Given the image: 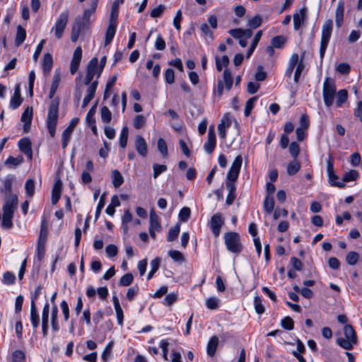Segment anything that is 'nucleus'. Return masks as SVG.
I'll return each instance as SVG.
<instances>
[{
  "mask_svg": "<svg viewBox=\"0 0 362 362\" xmlns=\"http://www.w3.org/2000/svg\"><path fill=\"white\" fill-rule=\"evenodd\" d=\"M242 163V156L239 155L235 158L226 175V186L228 191V194L226 200V203L228 206L231 205L236 198L235 182L240 173Z\"/></svg>",
  "mask_w": 362,
  "mask_h": 362,
  "instance_id": "obj_1",
  "label": "nucleus"
},
{
  "mask_svg": "<svg viewBox=\"0 0 362 362\" xmlns=\"http://www.w3.org/2000/svg\"><path fill=\"white\" fill-rule=\"evenodd\" d=\"M59 99H52L48 110L46 124L48 132L52 137H54L56 132L57 120L59 117Z\"/></svg>",
  "mask_w": 362,
  "mask_h": 362,
  "instance_id": "obj_2",
  "label": "nucleus"
},
{
  "mask_svg": "<svg viewBox=\"0 0 362 362\" xmlns=\"http://www.w3.org/2000/svg\"><path fill=\"white\" fill-rule=\"evenodd\" d=\"M336 92L335 81L332 78L327 77L322 86V97L326 107H329L333 105Z\"/></svg>",
  "mask_w": 362,
  "mask_h": 362,
  "instance_id": "obj_3",
  "label": "nucleus"
},
{
  "mask_svg": "<svg viewBox=\"0 0 362 362\" xmlns=\"http://www.w3.org/2000/svg\"><path fill=\"white\" fill-rule=\"evenodd\" d=\"M344 334L345 338L340 337L337 340L339 346L346 350L353 349L354 344L357 343V336L354 327L350 325L344 327Z\"/></svg>",
  "mask_w": 362,
  "mask_h": 362,
  "instance_id": "obj_4",
  "label": "nucleus"
},
{
  "mask_svg": "<svg viewBox=\"0 0 362 362\" xmlns=\"http://www.w3.org/2000/svg\"><path fill=\"white\" fill-rule=\"evenodd\" d=\"M333 30V21L327 20L322 27V35L320 47V56L322 59L325 56Z\"/></svg>",
  "mask_w": 362,
  "mask_h": 362,
  "instance_id": "obj_5",
  "label": "nucleus"
},
{
  "mask_svg": "<svg viewBox=\"0 0 362 362\" xmlns=\"http://www.w3.org/2000/svg\"><path fill=\"white\" fill-rule=\"evenodd\" d=\"M224 241L227 250L233 253H240L243 246L240 243V238L238 233L228 232L224 234Z\"/></svg>",
  "mask_w": 362,
  "mask_h": 362,
  "instance_id": "obj_6",
  "label": "nucleus"
},
{
  "mask_svg": "<svg viewBox=\"0 0 362 362\" xmlns=\"http://www.w3.org/2000/svg\"><path fill=\"white\" fill-rule=\"evenodd\" d=\"M69 18V11H65L60 13L59 18L57 19L54 28V35L57 39L62 38L63 33L66 26Z\"/></svg>",
  "mask_w": 362,
  "mask_h": 362,
  "instance_id": "obj_7",
  "label": "nucleus"
},
{
  "mask_svg": "<svg viewBox=\"0 0 362 362\" xmlns=\"http://www.w3.org/2000/svg\"><path fill=\"white\" fill-rule=\"evenodd\" d=\"M98 60L97 57H93L88 62L87 66L86 75L84 78V83L88 85L92 83L94 76L98 71Z\"/></svg>",
  "mask_w": 362,
  "mask_h": 362,
  "instance_id": "obj_8",
  "label": "nucleus"
},
{
  "mask_svg": "<svg viewBox=\"0 0 362 362\" xmlns=\"http://www.w3.org/2000/svg\"><path fill=\"white\" fill-rule=\"evenodd\" d=\"M78 121H79L78 118L76 117V118L72 119L71 120L69 124L68 125V127L64 130L62 135V146L63 148H66V146L69 144L71 135L72 134L73 131H74L75 127L76 126V124H78Z\"/></svg>",
  "mask_w": 362,
  "mask_h": 362,
  "instance_id": "obj_9",
  "label": "nucleus"
},
{
  "mask_svg": "<svg viewBox=\"0 0 362 362\" xmlns=\"http://www.w3.org/2000/svg\"><path fill=\"white\" fill-rule=\"evenodd\" d=\"M98 0H91L90 7L84 11L83 16L81 18V23L83 28H86L90 23V18L95 13Z\"/></svg>",
  "mask_w": 362,
  "mask_h": 362,
  "instance_id": "obj_10",
  "label": "nucleus"
},
{
  "mask_svg": "<svg viewBox=\"0 0 362 362\" xmlns=\"http://www.w3.org/2000/svg\"><path fill=\"white\" fill-rule=\"evenodd\" d=\"M5 203L3 205V211L14 214L18 207V197L16 194L5 196Z\"/></svg>",
  "mask_w": 362,
  "mask_h": 362,
  "instance_id": "obj_11",
  "label": "nucleus"
},
{
  "mask_svg": "<svg viewBox=\"0 0 362 362\" xmlns=\"http://www.w3.org/2000/svg\"><path fill=\"white\" fill-rule=\"evenodd\" d=\"M223 219L221 214H214L210 221V227L216 237H218L221 232V228L223 224Z\"/></svg>",
  "mask_w": 362,
  "mask_h": 362,
  "instance_id": "obj_12",
  "label": "nucleus"
},
{
  "mask_svg": "<svg viewBox=\"0 0 362 362\" xmlns=\"http://www.w3.org/2000/svg\"><path fill=\"white\" fill-rule=\"evenodd\" d=\"M307 8L303 7L298 13L293 14V28L298 30L301 25L307 21Z\"/></svg>",
  "mask_w": 362,
  "mask_h": 362,
  "instance_id": "obj_13",
  "label": "nucleus"
},
{
  "mask_svg": "<svg viewBox=\"0 0 362 362\" xmlns=\"http://www.w3.org/2000/svg\"><path fill=\"white\" fill-rule=\"evenodd\" d=\"M82 57V49L81 47H77L74 52L73 57L70 64V72L71 74H74L80 65Z\"/></svg>",
  "mask_w": 362,
  "mask_h": 362,
  "instance_id": "obj_14",
  "label": "nucleus"
},
{
  "mask_svg": "<svg viewBox=\"0 0 362 362\" xmlns=\"http://www.w3.org/2000/svg\"><path fill=\"white\" fill-rule=\"evenodd\" d=\"M216 145V134L212 128H210L208 133L207 141L204 145V148L208 154H211Z\"/></svg>",
  "mask_w": 362,
  "mask_h": 362,
  "instance_id": "obj_15",
  "label": "nucleus"
},
{
  "mask_svg": "<svg viewBox=\"0 0 362 362\" xmlns=\"http://www.w3.org/2000/svg\"><path fill=\"white\" fill-rule=\"evenodd\" d=\"M33 119V107H28L22 113L21 120L24 123L23 131L28 132L30 129Z\"/></svg>",
  "mask_w": 362,
  "mask_h": 362,
  "instance_id": "obj_16",
  "label": "nucleus"
},
{
  "mask_svg": "<svg viewBox=\"0 0 362 362\" xmlns=\"http://www.w3.org/2000/svg\"><path fill=\"white\" fill-rule=\"evenodd\" d=\"M19 149L31 160L33 158V150L31 141L28 138H23L18 141Z\"/></svg>",
  "mask_w": 362,
  "mask_h": 362,
  "instance_id": "obj_17",
  "label": "nucleus"
},
{
  "mask_svg": "<svg viewBox=\"0 0 362 362\" xmlns=\"http://www.w3.org/2000/svg\"><path fill=\"white\" fill-rule=\"evenodd\" d=\"M135 148L138 153L142 157H146L148 153L147 144L141 136H136L135 139Z\"/></svg>",
  "mask_w": 362,
  "mask_h": 362,
  "instance_id": "obj_18",
  "label": "nucleus"
},
{
  "mask_svg": "<svg viewBox=\"0 0 362 362\" xmlns=\"http://www.w3.org/2000/svg\"><path fill=\"white\" fill-rule=\"evenodd\" d=\"M30 321L34 329V332H36V329L38 327L40 324V316L33 298H32L30 304Z\"/></svg>",
  "mask_w": 362,
  "mask_h": 362,
  "instance_id": "obj_19",
  "label": "nucleus"
},
{
  "mask_svg": "<svg viewBox=\"0 0 362 362\" xmlns=\"http://www.w3.org/2000/svg\"><path fill=\"white\" fill-rule=\"evenodd\" d=\"M83 26L81 23V17L77 16L75 18L71 34V40L72 42H76L79 37L80 33L82 29H83Z\"/></svg>",
  "mask_w": 362,
  "mask_h": 362,
  "instance_id": "obj_20",
  "label": "nucleus"
},
{
  "mask_svg": "<svg viewBox=\"0 0 362 362\" xmlns=\"http://www.w3.org/2000/svg\"><path fill=\"white\" fill-rule=\"evenodd\" d=\"M23 99L21 96V90L19 85H16L14 89L13 95L10 101V107L12 109H17L22 103Z\"/></svg>",
  "mask_w": 362,
  "mask_h": 362,
  "instance_id": "obj_21",
  "label": "nucleus"
},
{
  "mask_svg": "<svg viewBox=\"0 0 362 362\" xmlns=\"http://www.w3.org/2000/svg\"><path fill=\"white\" fill-rule=\"evenodd\" d=\"M149 228L153 229L157 232L161 230V226L160 223V218L156 212L152 209L150 212Z\"/></svg>",
  "mask_w": 362,
  "mask_h": 362,
  "instance_id": "obj_22",
  "label": "nucleus"
},
{
  "mask_svg": "<svg viewBox=\"0 0 362 362\" xmlns=\"http://www.w3.org/2000/svg\"><path fill=\"white\" fill-rule=\"evenodd\" d=\"M117 23L109 22V25L105 35V46L108 45L112 40L117 28Z\"/></svg>",
  "mask_w": 362,
  "mask_h": 362,
  "instance_id": "obj_23",
  "label": "nucleus"
},
{
  "mask_svg": "<svg viewBox=\"0 0 362 362\" xmlns=\"http://www.w3.org/2000/svg\"><path fill=\"white\" fill-rule=\"evenodd\" d=\"M218 344V337L213 336L212 337H211L206 346L207 354L209 356H214L215 355Z\"/></svg>",
  "mask_w": 362,
  "mask_h": 362,
  "instance_id": "obj_24",
  "label": "nucleus"
},
{
  "mask_svg": "<svg viewBox=\"0 0 362 362\" xmlns=\"http://www.w3.org/2000/svg\"><path fill=\"white\" fill-rule=\"evenodd\" d=\"M124 0H115L110 13V22L117 23V17L119 14V6L120 4H123Z\"/></svg>",
  "mask_w": 362,
  "mask_h": 362,
  "instance_id": "obj_25",
  "label": "nucleus"
},
{
  "mask_svg": "<svg viewBox=\"0 0 362 362\" xmlns=\"http://www.w3.org/2000/svg\"><path fill=\"white\" fill-rule=\"evenodd\" d=\"M344 19V5L343 3L339 2L336 9L335 13V23L336 25L339 28L341 27Z\"/></svg>",
  "mask_w": 362,
  "mask_h": 362,
  "instance_id": "obj_26",
  "label": "nucleus"
},
{
  "mask_svg": "<svg viewBox=\"0 0 362 362\" xmlns=\"http://www.w3.org/2000/svg\"><path fill=\"white\" fill-rule=\"evenodd\" d=\"M262 36V30H259L255 35L254 38L252 39V44L250 47V48L248 49L247 52V54H246V57L247 58H249L251 54L253 53V52L255 51L256 47L257 46L261 37Z\"/></svg>",
  "mask_w": 362,
  "mask_h": 362,
  "instance_id": "obj_27",
  "label": "nucleus"
},
{
  "mask_svg": "<svg viewBox=\"0 0 362 362\" xmlns=\"http://www.w3.org/2000/svg\"><path fill=\"white\" fill-rule=\"evenodd\" d=\"M335 98L336 100V106L339 107H341L348 98V93L346 89H341L338 92H336Z\"/></svg>",
  "mask_w": 362,
  "mask_h": 362,
  "instance_id": "obj_28",
  "label": "nucleus"
},
{
  "mask_svg": "<svg viewBox=\"0 0 362 362\" xmlns=\"http://www.w3.org/2000/svg\"><path fill=\"white\" fill-rule=\"evenodd\" d=\"M13 214H13V213L3 211V218H2V223H1L3 228H5L6 229H9V228H12V226H13L12 219L13 218Z\"/></svg>",
  "mask_w": 362,
  "mask_h": 362,
  "instance_id": "obj_29",
  "label": "nucleus"
},
{
  "mask_svg": "<svg viewBox=\"0 0 362 362\" xmlns=\"http://www.w3.org/2000/svg\"><path fill=\"white\" fill-rule=\"evenodd\" d=\"M37 252V259L40 262L44 258L45 254V240L42 238V234H40L38 240Z\"/></svg>",
  "mask_w": 362,
  "mask_h": 362,
  "instance_id": "obj_30",
  "label": "nucleus"
},
{
  "mask_svg": "<svg viewBox=\"0 0 362 362\" xmlns=\"http://www.w3.org/2000/svg\"><path fill=\"white\" fill-rule=\"evenodd\" d=\"M58 308L54 306L51 313L52 329L54 332H57L59 329V325L57 320Z\"/></svg>",
  "mask_w": 362,
  "mask_h": 362,
  "instance_id": "obj_31",
  "label": "nucleus"
},
{
  "mask_svg": "<svg viewBox=\"0 0 362 362\" xmlns=\"http://www.w3.org/2000/svg\"><path fill=\"white\" fill-rule=\"evenodd\" d=\"M26 32L21 25L17 27V32L16 35L15 43L16 46H20L25 40Z\"/></svg>",
  "mask_w": 362,
  "mask_h": 362,
  "instance_id": "obj_32",
  "label": "nucleus"
},
{
  "mask_svg": "<svg viewBox=\"0 0 362 362\" xmlns=\"http://www.w3.org/2000/svg\"><path fill=\"white\" fill-rule=\"evenodd\" d=\"M180 230V223H177L175 226L171 227L168 233L167 240L169 242L174 241L178 236Z\"/></svg>",
  "mask_w": 362,
  "mask_h": 362,
  "instance_id": "obj_33",
  "label": "nucleus"
},
{
  "mask_svg": "<svg viewBox=\"0 0 362 362\" xmlns=\"http://www.w3.org/2000/svg\"><path fill=\"white\" fill-rule=\"evenodd\" d=\"M223 86L225 85V87L227 90H230L233 83V78L232 76L231 72L226 69L223 72Z\"/></svg>",
  "mask_w": 362,
  "mask_h": 362,
  "instance_id": "obj_34",
  "label": "nucleus"
},
{
  "mask_svg": "<svg viewBox=\"0 0 362 362\" xmlns=\"http://www.w3.org/2000/svg\"><path fill=\"white\" fill-rule=\"evenodd\" d=\"M112 184L115 187L121 186L124 182V178L122 174L117 170H112Z\"/></svg>",
  "mask_w": 362,
  "mask_h": 362,
  "instance_id": "obj_35",
  "label": "nucleus"
},
{
  "mask_svg": "<svg viewBox=\"0 0 362 362\" xmlns=\"http://www.w3.org/2000/svg\"><path fill=\"white\" fill-rule=\"evenodd\" d=\"M101 120L103 123L109 124L112 119V112L106 106H103L100 109Z\"/></svg>",
  "mask_w": 362,
  "mask_h": 362,
  "instance_id": "obj_36",
  "label": "nucleus"
},
{
  "mask_svg": "<svg viewBox=\"0 0 362 362\" xmlns=\"http://www.w3.org/2000/svg\"><path fill=\"white\" fill-rule=\"evenodd\" d=\"M359 175L358 171L356 170H350L349 171L344 173L343 176V179L341 182H349L351 181H354L358 177Z\"/></svg>",
  "mask_w": 362,
  "mask_h": 362,
  "instance_id": "obj_37",
  "label": "nucleus"
},
{
  "mask_svg": "<svg viewBox=\"0 0 362 362\" xmlns=\"http://www.w3.org/2000/svg\"><path fill=\"white\" fill-rule=\"evenodd\" d=\"M52 57L50 54L47 53L43 57V69L45 73H49L52 66Z\"/></svg>",
  "mask_w": 362,
  "mask_h": 362,
  "instance_id": "obj_38",
  "label": "nucleus"
},
{
  "mask_svg": "<svg viewBox=\"0 0 362 362\" xmlns=\"http://www.w3.org/2000/svg\"><path fill=\"white\" fill-rule=\"evenodd\" d=\"M129 129L127 126L122 129L119 136V145L122 148H125L127 144Z\"/></svg>",
  "mask_w": 362,
  "mask_h": 362,
  "instance_id": "obj_39",
  "label": "nucleus"
},
{
  "mask_svg": "<svg viewBox=\"0 0 362 362\" xmlns=\"http://www.w3.org/2000/svg\"><path fill=\"white\" fill-rule=\"evenodd\" d=\"M329 177V183L332 186L338 187L339 188H343L345 186V184H344V182L341 181H337L339 177L338 176L334 173L328 174Z\"/></svg>",
  "mask_w": 362,
  "mask_h": 362,
  "instance_id": "obj_40",
  "label": "nucleus"
},
{
  "mask_svg": "<svg viewBox=\"0 0 362 362\" xmlns=\"http://www.w3.org/2000/svg\"><path fill=\"white\" fill-rule=\"evenodd\" d=\"M274 208V200L271 196H267L264 202V209L267 214H271Z\"/></svg>",
  "mask_w": 362,
  "mask_h": 362,
  "instance_id": "obj_41",
  "label": "nucleus"
},
{
  "mask_svg": "<svg viewBox=\"0 0 362 362\" xmlns=\"http://www.w3.org/2000/svg\"><path fill=\"white\" fill-rule=\"evenodd\" d=\"M305 53H303L301 56V59L300 60V62L297 65V67L296 69L295 73H294V81L296 83H298L299 78L300 77L301 73L303 71L305 68V65L303 62V59L304 57Z\"/></svg>",
  "mask_w": 362,
  "mask_h": 362,
  "instance_id": "obj_42",
  "label": "nucleus"
},
{
  "mask_svg": "<svg viewBox=\"0 0 362 362\" xmlns=\"http://www.w3.org/2000/svg\"><path fill=\"white\" fill-rule=\"evenodd\" d=\"M254 306L257 314L261 315L264 313L265 310L264 306L262 303V298L258 296H256L254 298Z\"/></svg>",
  "mask_w": 362,
  "mask_h": 362,
  "instance_id": "obj_43",
  "label": "nucleus"
},
{
  "mask_svg": "<svg viewBox=\"0 0 362 362\" xmlns=\"http://www.w3.org/2000/svg\"><path fill=\"white\" fill-rule=\"evenodd\" d=\"M359 259V255L354 251L349 252L346 257V261L348 264L353 266L355 265Z\"/></svg>",
  "mask_w": 362,
  "mask_h": 362,
  "instance_id": "obj_44",
  "label": "nucleus"
},
{
  "mask_svg": "<svg viewBox=\"0 0 362 362\" xmlns=\"http://www.w3.org/2000/svg\"><path fill=\"white\" fill-rule=\"evenodd\" d=\"M88 85L89 86L86 90V97L93 99V98L95 97V91H96L98 85V82L97 80H95Z\"/></svg>",
  "mask_w": 362,
  "mask_h": 362,
  "instance_id": "obj_45",
  "label": "nucleus"
},
{
  "mask_svg": "<svg viewBox=\"0 0 362 362\" xmlns=\"http://www.w3.org/2000/svg\"><path fill=\"white\" fill-rule=\"evenodd\" d=\"M229 64V59L226 55H223L220 59L218 57H216V66L218 71H221L223 66H227Z\"/></svg>",
  "mask_w": 362,
  "mask_h": 362,
  "instance_id": "obj_46",
  "label": "nucleus"
},
{
  "mask_svg": "<svg viewBox=\"0 0 362 362\" xmlns=\"http://www.w3.org/2000/svg\"><path fill=\"white\" fill-rule=\"evenodd\" d=\"M286 42V39L284 36L278 35L274 37L271 40V45L275 48H281Z\"/></svg>",
  "mask_w": 362,
  "mask_h": 362,
  "instance_id": "obj_47",
  "label": "nucleus"
},
{
  "mask_svg": "<svg viewBox=\"0 0 362 362\" xmlns=\"http://www.w3.org/2000/svg\"><path fill=\"white\" fill-rule=\"evenodd\" d=\"M262 22V17L259 15H257L248 21L247 25L252 29H255L261 25Z\"/></svg>",
  "mask_w": 362,
  "mask_h": 362,
  "instance_id": "obj_48",
  "label": "nucleus"
},
{
  "mask_svg": "<svg viewBox=\"0 0 362 362\" xmlns=\"http://www.w3.org/2000/svg\"><path fill=\"white\" fill-rule=\"evenodd\" d=\"M300 165L298 162H297V161L291 162L288 164V165L287 167V173L289 175H293L298 172V170H300Z\"/></svg>",
  "mask_w": 362,
  "mask_h": 362,
  "instance_id": "obj_49",
  "label": "nucleus"
},
{
  "mask_svg": "<svg viewBox=\"0 0 362 362\" xmlns=\"http://www.w3.org/2000/svg\"><path fill=\"white\" fill-rule=\"evenodd\" d=\"M219 300L216 297H210L206 300V305L210 310H216L218 308Z\"/></svg>",
  "mask_w": 362,
  "mask_h": 362,
  "instance_id": "obj_50",
  "label": "nucleus"
},
{
  "mask_svg": "<svg viewBox=\"0 0 362 362\" xmlns=\"http://www.w3.org/2000/svg\"><path fill=\"white\" fill-rule=\"evenodd\" d=\"M191 210L189 207H183L179 213V219L180 221L186 222L190 217Z\"/></svg>",
  "mask_w": 362,
  "mask_h": 362,
  "instance_id": "obj_51",
  "label": "nucleus"
},
{
  "mask_svg": "<svg viewBox=\"0 0 362 362\" xmlns=\"http://www.w3.org/2000/svg\"><path fill=\"white\" fill-rule=\"evenodd\" d=\"M25 188L27 195L32 197L35 193V182L31 179L28 180L25 182Z\"/></svg>",
  "mask_w": 362,
  "mask_h": 362,
  "instance_id": "obj_52",
  "label": "nucleus"
},
{
  "mask_svg": "<svg viewBox=\"0 0 362 362\" xmlns=\"http://www.w3.org/2000/svg\"><path fill=\"white\" fill-rule=\"evenodd\" d=\"M133 280L134 276L132 274H126L120 279L119 285L122 286H128L132 283Z\"/></svg>",
  "mask_w": 362,
  "mask_h": 362,
  "instance_id": "obj_53",
  "label": "nucleus"
},
{
  "mask_svg": "<svg viewBox=\"0 0 362 362\" xmlns=\"http://www.w3.org/2000/svg\"><path fill=\"white\" fill-rule=\"evenodd\" d=\"M49 314V305L46 303L42 312V325H48Z\"/></svg>",
  "mask_w": 362,
  "mask_h": 362,
  "instance_id": "obj_54",
  "label": "nucleus"
},
{
  "mask_svg": "<svg viewBox=\"0 0 362 362\" xmlns=\"http://www.w3.org/2000/svg\"><path fill=\"white\" fill-rule=\"evenodd\" d=\"M256 100H257V97H253L252 98H250L246 102L245 107V111H244L245 115L246 117H248L250 115L252 110L254 107V103L256 101Z\"/></svg>",
  "mask_w": 362,
  "mask_h": 362,
  "instance_id": "obj_55",
  "label": "nucleus"
},
{
  "mask_svg": "<svg viewBox=\"0 0 362 362\" xmlns=\"http://www.w3.org/2000/svg\"><path fill=\"white\" fill-rule=\"evenodd\" d=\"M145 123L146 119L141 115L136 116L134 119V127L136 129L142 128L144 126Z\"/></svg>",
  "mask_w": 362,
  "mask_h": 362,
  "instance_id": "obj_56",
  "label": "nucleus"
},
{
  "mask_svg": "<svg viewBox=\"0 0 362 362\" xmlns=\"http://www.w3.org/2000/svg\"><path fill=\"white\" fill-rule=\"evenodd\" d=\"M153 177L157 178L161 173L167 170V166L165 165L154 164L153 165Z\"/></svg>",
  "mask_w": 362,
  "mask_h": 362,
  "instance_id": "obj_57",
  "label": "nucleus"
},
{
  "mask_svg": "<svg viewBox=\"0 0 362 362\" xmlns=\"http://www.w3.org/2000/svg\"><path fill=\"white\" fill-rule=\"evenodd\" d=\"M112 346H113V342L110 341L107 344V345L105 348V349L102 354V359L104 361H107L109 358L110 357Z\"/></svg>",
  "mask_w": 362,
  "mask_h": 362,
  "instance_id": "obj_58",
  "label": "nucleus"
},
{
  "mask_svg": "<svg viewBox=\"0 0 362 362\" xmlns=\"http://www.w3.org/2000/svg\"><path fill=\"white\" fill-rule=\"evenodd\" d=\"M168 255L175 262H183L185 260L183 255L177 250H170Z\"/></svg>",
  "mask_w": 362,
  "mask_h": 362,
  "instance_id": "obj_59",
  "label": "nucleus"
},
{
  "mask_svg": "<svg viewBox=\"0 0 362 362\" xmlns=\"http://www.w3.org/2000/svg\"><path fill=\"white\" fill-rule=\"evenodd\" d=\"M12 358V362H25V356L24 352L17 350L13 353Z\"/></svg>",
  "mask_w": 362,
  "mask_h": 362,
  "instance_id": "obj_60",
  "label": "nucleus"
},
{
  "mask_svg": "<svg viewBox=\"0 0 362 362\" xmlns=\"http://www.w3.org/2000/svg\"><path fill=\"white\" fill-rule=\"evenodd\" d=\"M299 151H300L299 145L295 141L291 142L289 146V152H290L291 156L296 159L299 154Z\"/></svg>",
  "mask_w": 362,
  "mask_h": 362,
  "instance_id": "obj_61",
  "label": "nucleus"
},
{
  "mask_svg": "<svg viewBox=\"0 0 362 362\" xmlns=\"http://www.w3.org/2000/svg\"><path fill=\"white\" fill-rule=\"evenodd\" d=\"M158 148L159 151L160 152V153L163 156H167V154H168L167 144H166L165 140L163 139L162 138H160L158 140Z\"/></svg>",
  "mask_w": 362,
  "mask_h": 362,
  "instance_id": "obj_62",
  "label": "nucleus"
},
{
  "mask_svg": "<svg viewBox=\"0 0 362 362\" xmlns=\"http://www.w3.org/2000/svg\"><path fill=\"white\" fill-rule=\"evenodd\" d=\"M15 279L16 276L13 273L10 272H6L4 274L3 281L5 284H13L15 282Z\"/></svg>",
  "mask_w": 362,
  "mask_h": 362,
  "instance_id": "obj_63",
  "label": "nucleus"
},
{
  "mask_svg": "<svg viewBox=\"0 0 362 362\" xmlns=\"http://www.w3.org/2000/svg\"><path fill=\"white\" fill-rule=\"evenodd\" d=\"M165 81L169 83L172 84L175 81V72L173 69L168 68L166 69L165 72Z\"/></svg>",
  "mask_w": 362,
  "mask_h": 362,
  "instance_id": "obj_64",
  "label": "nucleus"
}]
</instances>
